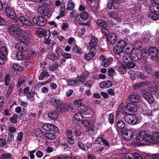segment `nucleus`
Returning <instances> with one entry per match:
<instances>
[{
  "label": "nucleus",
  "instance_id": "17",
  "mask_svg": "<svg viewBox=\"0 0 159 159\" xmlns=\"http://www.w3.org/2000/svg\"><path fill=\"white\" fill-rule=\"evenodd\" d=\"M128 98L129 101L133 102L138 103L141 100L139 95L137 94H132L129 95Z\"/></svg>",
  "mask_w": 159,
  "mask_h": 159
},
{
  "label": "nucleus",
  "instance_id": "3",
  "mask_svg": "<svg viewBox=\"0 0 159 159\" xmlns=\"http://www.w3.org/2000/svg\"><path fill=\"white\" fill-rule=\"evenodd\" d=\"M36 33L37 36L41 38L44 37L45 39H46L47 37L49 38L51 36V33L49 30L40 29L36 30Z\"/></svg>",
  "mask_w": 159,
  "mask_h": 159
},
{
  "label": "nucleus",
  "instance_id": "47",
  "mask_svg": "<svg viewBox=\"0 0 159 159\" xmlns=\"http://www.w3.org/2000/svg\"><path fill=\"white\" fill-rule=\"evenodd\" d=\"M80 18L83 20H86L89 17V16L86 12H83L80 15Z\"/></svg>",
  "mask_w": 159,
  "mask_h": 159
},
{
  "label": "nucleus",
  "instance_id": "52",
  "mask_svg": "<svg viewBox=\"0 0 159 159\" xmlns=\"http://www.w3.org/2000/svg\"><path fill=\"white\" fill-rule=\"evenodd\" d=\"M67 139L68 143L72 145L74 143L73 137L72 135H68Z\"/></svg>",
  "mask_w": 159,
  "mask_h": 159
},
{
  "label": "nucleus",
  "instance_id": "38",
  "mask_svg": "<svg viewBox=\"0 0 159 159\" xmlns=\"http://www.w3.org/2000/svg\"><path fill=\"white\" fill-rule=\"evenodd\" d=\"M62 54V50L61 49L58 47H57L55 49V55L58 59Z\"/></svg>",
  "mask_w": 159,
  "mask_h": 159
},
{
  "label": "nucleus",
  "instance_id": "41",
  "mask_svg": "<svg viewBox=\"0 0 159 159\" xmlns=\"http://www.w3.org/2000/svg\"><path fill=\"white\" fill-rule=\"evenodd\" d=\"M16 57L18 60H22L25 58L24 54L21 51L16 53Z\"/></svg>",
  "mask_w": 159,
  "mask_h": 159
},
{
  "label": "nucleus",
  "instance_id": "44",
  "mask_svg": "<svg viewBox=\"0 0 159 159\" xmlns=\"http://www.w3.org/2000/svg\"><path fill=\"white\" fill-rule=\"evenodd\" d=\"M135 75L138 78L141 79L142 80L146 79L148 78V77L147 75H144L142 73L139 72H136V73L135 74Z\"/></svg>",
  "mask_w": 159,
  "mask_h": 159
},
{
  "label": "nucleus",
  "instance_id": "50",
  "mask_svg": "<svg viewBox=\"0 0 159 159\" xmlns=\"http://www.w3.org/2000/svg\"><path fill=\"white\" fill-rule=\"evenodd\" d=\"M10 82V75L9 74H7L5 78V84L7 86H9Z\"/></svg>",
  "mask_w": 159,
  "mask_h": 159
},
{
  "label": "nucleus",
  "instance_id": "25",
  "mask_svg": "<svg viewBox=\"0 0 159 159\" xmlns=\"http://www.w3.org/2000/svg\"><path fill=\"white\" fill-rule=\"evenodd\" d=\"M20 38V40H21L22 41H23L27 45L30 43L32 39V37L31 36L29 37L21 36Z\"/></svg>",
  "mask_w": 159,
  "mask_h": 159
},
{
  "label": "nucleus",
  "instance_id": "28",
  "mask_svg": "<svg viewBox=\"0 0 159 159\" xmlns=\"http://www.w3.org/2000/svg\"><path fill=\"white\" fill-rule=\"evenodd\" d=\"M151 10L152 14L159 15V4L157 3L155 4Z\"/></svg>",
  "mask_w": 159,
  "mask_h": 159
},
{
  "label": "nucleus",
  "instance_id": "27",
  "mask_svg": "<svg viewBox=\"0 0 159 159\" xmlns=\"http://www.w3.org/2000/svg\"><path fill=\"white\" fill-rule=\"evenodd\" d=\"M96 24L98 26L106 27L107 24V22L102 19H98L96 21Z\"/></svg>",
  "mask_w": 159,
  "mask_h": 159
},
{
  "label": "nucleus",
  "instance_id": "35",
  "mask_svg": "<svg viewBox=\"0 0 159 159\" xmlns=\"http://www.w3.org/2000/svg\"><path fill=\"white\" fill-rule=\"evenodd\" d=\"M95 55L94 52H90L88 54H85L84 56V59L87 61H89L92 59Z\"/></svg>",
  "mask_w": 159,
  "mask_h": 159
},
{
  "label": "nucleus",
  "instance_id": "46",
  "mask_svg": "<svg viewBox=\"0 0 159 159\" xmlns=\"http://www.w3.org/2000/svg\"><path fill=\"white\" fill-rule=\"evenodd\" d=\"M117 44L123 49H124V48L127 45V43L125 41L122 40L118 41Z\"/></svg>",
  "mask_w": 159,
  "mask_h": 159
},
{
  "label": "nucleus",
  "instance_id": "21",
  "mask_svg": "<svg viewBox=\"0 0 159 159\" xmlns=\"http://www.w3.org/2000/svg\"><path fill=\"white\" fill-rule=\"evenodd\" d=\"M126 108L129 111L132 112H136L138 109V107L135 104L132 103H129L128 104Z\"/></svg>",
  "mask_w": 159,
  "mask_h": 159
},
{
  "label": "nucleus",
  "instance_id": "16",
  "mask_svg": "<svg viewBox=\"0 0 159 159\" xmlns=\"http://www.w3.org/2000/svg\"><path fill=\"white\" fill-rule=\"evenodd\" d=\"M38 12L41 15L47 16L49 14L50 11L48 7L43 6L38 7Z\"/></svg>",
  "mask_w": 159,
  "mask_h": 159
},
{
  "label": "nucleus",
  "instance_id": "19",
  "mask_svg": "<svg viewBox=\"0 0 159 159\" xmlns=\"http://www.w3.org/2000/svg\"><path fill=\"white\" fill-rule=\"evenodd\" d=\"M107 41L110 44H114L116 41V35L113 33H111L107 36Z\"/></svg>",
  "mask_w": 159,
  "mask_h": 159
},
{
  "label": "nucleus",
  "instance_id": "9",
  "mask_svg": "<svg viewBox=\"0 0 159 159\" xmlns=\"http://www.w3.org/2000/svg\"><path fill=\"white\" fill-rule=\"evenodd\" d=\"M100 59L102 61V64L103 66L105 67L109 66L113 61V59L112 57L106 59L104 56L102 55L100 57Z\"/></svg>",
  "mask_w": 159,
  "mask_h": 159
},
{
  "label": "nucleus",
  "instance_id": "42",
  "mask_svg": "<svg viewBox=\"0 0 159 159\" xmlns=\"http://www.w3.org/2000/svg\"><path fill=\"white\" fill-rule=\"evenodd\" d=\"M108 75L111 77H113L116 73L114 69L112 68L109 67L107 71Z\"/></svg>",
  "mask_w": 159,
  "mask_h": 159
},
{
  "label": "nucleus",
  "instance_id": "13",
  "mask_svg": "<svg viewBox=\"0 0 159 159\" xmlns=\"http://www.w3.org/2000/svg\"><path fill=\"white\" fill-rule=\"evenodd\" d=\"M149 54L151 57V59L152 60L156 59L158 51L157 48L153 47L149 48L148 51Z\"/></svg>",
  "mask_w": 159,
  "mask_h": 159
},
{
  "label": "nucleus",
  "instance_id": "57",
  "mask_svg": "<svg viewBox=\"0 0 159 159\" xmlns=\"http://www.w3.org/2000/svg\"><path fill=\"white\" fill-rule=\"evenodd\" d=\"M82 100V99H80L74 100L73 102V104L75 105H79L81 106L82 104V102H81Z\"/></svg>",
  "mask_w": 159,
  "mask_h": 159
},
{
  "label": "nucleus",
  "instance_id": "18",
  "mask_svg": "<svg viewBox=\"0 0 159 159\" xmlns=\"http://www.w3.org/2000/svg\"><path fill=\"white\" fill-rule=\"evenodd\" d=\"M112 82L110 81H105L101 82L99 84V86L102 89H107L112 85Z\"/></svg>",
  "mask_w": 159,
  "mask_h": 159
},
{
  "label": "nucleus",
  "instance_id": "4",
  "mask_svg": "<svg viewBox=\"0 0 159 159\" xmlns=\"http://www.w3.org/2000/svg\"><path fill=\"white\" fill-rule=\"evenodd\" d=\"M33 22L35 24L39 26H43L46 23L47 20L45 17L40 16L33 19Z\"/></svg>",
  "mask_w": 159,
  "mask_h": 159
},
{
  "label": "nucleus",
  "instance_id": "40",
  "mask_svg": "<svg viewBox=\"0 0 159 159\" xmlns=\"http://www.w3.org/2000/svg\"><path fill=\"white\" fill-rule=\"evenodd\" d=\"M7 54V51L6 47H2L0 49V55L6 57Z\"/></svg>",
  "mask_w": 159,
  "mask_h": 159
},
{
  "label": "nucleus",
  "instance_id": "31",
  "mask_svg": "<svg viewBox=\"0 0 159 159\" xmlns=\"http://www.w3.org/2000/svg\"><path fill=\"white\" fill-rule=\"evenodd\" d=\"M123 50L124 49H123L117 44V45L114 47L113 51L115 54H119L123 51Z\"/></svg>",
  "mask_w": 159,
  "mask_h": 159
},
{
  "label": "nucleus",
  "instance_id": "55",
  "mask_svg": "<svg viewBox=\"0 0 159 159\" xmlns=\"http://www.w3.org/2000/svg\"><path fill=\"white\" fill-rule=\"evenodd\" d=\"M18 115L16 114H14L12 116L11 118V122L16 123L17 122Z\"/></svg>",
  "mask_w": 159,
  "mask_h": 159
},
{
  "label": "nucleus",
  "instance_id": "58",
  "mask_svg": "<svg viewBox=\"0 0 159 159\" xmlns=\"http://www.w3.org/2000/svg\"><path fill=\"white\" fill-rule=\"evenodd\" d=\"M105 27L102 28L101 29V31L102 33L106 36H107L108 34L109 35V32L108 30L106 29Z\"/></svg>",
  "mask_w": 159,
  "mask_h": 159
},
{
  "label": "nucleus",
  "instance_id": "8",
  "mask_svg": "<svg viewBox=\"0 0 159 159\" xmlns=\"http://www.w3.org/2000/svg\"><path fill=\"white\" fill-rule=\"evenodd\" d=\"M15 47L21 52L26 51L28 48V45L22 41L16 43L15 45Z\"/></svg>",
  "mask_w": 159,
  "mask_h": 159
},
{
  "label": "nucleus",
  "instance_id": "48",
  "mask_svg": "<svg viewBox=\"0 0 159 159\" xmlns=\"http://www.w3.org/2000/svg\"><path fill=\"white\" fill-rule=\"evenodd\" d=\"M74 117L75 119L78 121L81 120L83 118V117L82 114L80 113H78L76 114L74 116Z\"/></svg>",
  "mask_w": 159,
  "mask_h": 159
},
{
  "label": "nucleus",
  "instance_id": "1",
  "mask_svg": "<svg viewBox=\"0 0 159 159\" xmlns=\"http://www.w3.org/2000/svg\"><path fill=\"white\" fill-rule=\"evenodd\" d=\"M136 140L138 142L144 141L154 144L156 143H159V134L153 133L152 135L147 133L145 130L140 131L137 136Z\"/></svg>",
  "mask_w": 159,
  "mask_h": 159
},
{
  "label": "nucleus",
  "instance_id": "20",
  "mask_svg": "<svg viewBox=\"0 0 159 159\" xmlns=\"http://www.w3.org/2000/svg\"><path fill=\"white\" fill-rule=\"evenodd\" d=\"M108 16L109 17L115 19L118 22H120L121 18L118 13L115 12H110L108 13Z\"/></svg>",
  "mask_w": 159,
  "mask_h": 159
},
{
  "label": "nucleus",
  "instance_id": "22",
  "mask_svg": "<svg viewBox=\"0 0 159 159\" xmlns=\"http://www.w3.org/2000/svg\"><path fill=\"white\" fill-rule=\"evenodd\" d=\"M11 19L13 20V21H11V24L14 23L15 24L18 25L19 23L18 20L16 19V16L15 11L11 9Z\"/></svg>",
  "mask_w": 159,
  "mask_h": 159
},
{
  "label": "nucleus",
  "instance_id": "34",
  "mask_svg": "<svg viewBox=\"0 0 159 159\" xmlns=\"http://www.w3.org/2000/svg\"><path fill=\"white\" fill-rule=\"evenodd\" d=\"M45 137L48 139L52 140L56 138L55 134L51 132H48L45 133L44 134Z\"/></svg>",
  "mask_w": 159,
  "mask_h": 159
},
{
  "label": "nucleus",
  "instance_id": "56",
  "mask_svg": "<svg viewBox=\"0 0 159 159\" xmlns=\"http://www.w3.org/2000/svg\"><path fill=\"white\" fill-rule=\"evenodd\" d=\"M57 65L56 64H53L51 66H49L48 69L51 71H54L57 68Z\"/></svg>",
  "mask_w": 159,
  "mask_h": 159
},
{
  "label": "nucleus",
  "instance_id": "51",
  "mask_svg": "<svg viewBox=\"0 0 159 159\" xmlns=\"http://www.w3.org/2000/svg\"><path fill=\"white\" fill-rule=\"evenodd\" d=\"M48 59L53 61L58 59L55 55V54H53L52 53H49L48 54Z\"/></svg>",
  "mask_w": 159,
  "mask_h": 159
},
{
  "label": "nucleus",
  "instance_id": "5",
  "mask_svg": "<svg viewBox=\"0 0 159 159\" xmlns=\"http://www.w3.org/2000/svg\"><path fill=\"white\" fill-rule=\"evenodd\" d=\"M11 34L15 36H17L21 31V29L17 25H14V24L11 23Z\"/></svg>",
  "mask_w": 159,
  "mask_h": 159
},
{
  "label": "nucleus",
  "instance_id": "29",
  "mask_svg": "<svg viewBox=\"0 0 159 159\" xmlns=\"http://www.w3.org/2000/svg\"><path fill=\"white\" fill-rule=\"evenodd\" d=\"M67 7L66 8V10L72 11L74 8L75 4L72 0H69L67 3Z\"/></svg>",
  "mask_w": 159,
  "mask_h": 159
},
{
  "label": "nucleus",
  "instance_id": "6",
  "mask_svg": "<svg viewBox=\"0 0 159 159\" xmlns=\"http://www.w3.org/2000/svg\"><path fill=\"white\" fill-rule=\"evenodd\" d=\"M125 120L129 124H135L137 121L136 116L132 114H127L125 116Z\"/></svg>",
  "mask_w": 159,
  "mask_h": 159
},
{
  "label": "nucleus",
  "instance_id": "23",
  "mask_svg": "<svg viewBox=\"0 0 159 159\" xmlns=\"http://www.w3.org/2000/svg\"><path fill=\"white\" fill-rule=\"evenodd\" d=\"M90 7L94 11H96L99 7V0L93 1V2L90 5Z\"/></svg>",
  "mask_w": 159,
  "mask_h": 159
},
{
  "label": "nucleus",
  "instance_id": "60",
  "mask_svg": "<svg viewBox=\"0 0 159 159\" xmlns=\"http://www.w3.org/2000/svg\"><path fill=\"white\" fill-rule=\"evenodd\" d=\"M35 92L33 90H30V92L27 96L28 98H32L34 95Z\"/></svg>",
  "mask_w": 159,
  "mask_h": 159
},
{
  "label": "nucleus",
  "instance_id": "54",
  "mask_svg": "<svg viewBox=\"0 0 159 159\" xmlns=\"http://www.w3.org/2000/svg\"><path fill=\"white\" fill-rule=\"evenodd\" d=\"M74 51L76 53L79 54L82 53V51L81 49L77 46L75 45L73 47Z\"/></svg>",
  "mask_w": 159,
  "mask_h": 159
},
{
  "label": "nucleus",
  "instance_id": "33",
  "mask_svg": "<svg viewBox=\"0 0 159 159\" xmlns=\"http://www.w3.org/2000/svg\"><path fill=\"white\" fill-rule=\"evenodd\" d=\"M140 52L142 57V59H146L149 55L148 51L147 49H142L140 51Z\"/></svg>",
  "mask_w": 159,
  "mask_h": 159
},
{
  "label": "nucleus",
  "instance_id": "39",
  "mask_svg": "<svg viewBox=\"0 0 159 159\" xmlns=\"http://www.w3.org/2000/svg\"><path fill=\"white\" fill-rule=\"evenodd\" d=\"M150 91L153 94L156 93L158 90V88L157 85L153 83L152 84H151L150 86Z\"/></svg>",
  "mask_w": 159,
  "mask_h": 159
},
{
  "label": "nucleus",
  "instance_id": "12",
  "mask_svg": "<svg viewBox=\"0 0 159 159\" xmlns=\"http://www.w3.org/2000/svg\"><path fill=\"white\" fill-rule=\"evenodd\" d=\"M42 128L46 131H57L58 128L55 125L51 124H46L43 125Z\"/></svg>",
  "mask_w": 159,
  "mask_h": 159
},
{
  "label": "nucleus",
  "instance_id": "53",
  "mask_svg": "<svg viewBox=\"0 0 159 159\" xmlns=\"http://www.w3.org/2000/svg\"><path fill=\"white\" fill-rule=\"evenodd\" d=\"M149 36L147 34H143L142 36V39L143 42L145 43H147L148 41Z\"/></svg>",
  "mask_w": 159,
  "mask_h": 159
},
{
  "label": "nucleus",
  "instance_id": "30",
  "mask_svg": "<svg viewBox=\"0 0 159 159\" xmlns=\"http://www.w3.org/2000/svg\"><path fill=\"white\" fill-rule=\"evenodd\" d=\"M48 117L51 119L55 120L58 117V115L56 111H51L48 113Z\"/></svg>",
  "mask_w": 159,
  "mask_h": 159
},
{
  "label": "nucleus",
  "instance_id": "36",
  "mask_svg": "<svg viewBox=\"0 0 159 159\" xmlns=\"http://www.w3.org/2000/svg\"><path fill=\"white\" fill-rule=\"evenodd\" d=\"M12 69L14 70L22 71L23 70L22 66L17 63H14L12 65Z\"/></svg>",
  "mask_w": 159,
  "mask_h": 159
},
{
  "label": "nucleus",
  "instance_id": "61",
  "mask_svg": "<svg viewBox=\"0 0 159 159\" xmlns=\"http://www.w3.org/2000/svg\"><path fill=\"white\" fill-rule=\"evenodd\" d=\"M1 56L0 55V64L4 65L6 61V58L5 57H1Z\"/></svg>",
  "mask_w": 159,
  "mask_h": 159
},
{
  "label": "nucleus",
  "instance_id": "26",
  "mask_svg": "<svg viewBox=\"0 0 159 159\" xmlns=\"http://www.w3.org/2000/svg\"><path fill=\"white\" fill-rule=\"evenodd\" d=\"M148 82L146 81H144L138 83L134 84L133 85V87L134 89H137L139 88H140L144 86L145 84H147Z\"/></svg>",
  "mask_w": 159,
  "mask_h": 159
},
{
  "label": "nucleus",
  "instance_id": "43",
  "mask_svg": "<svg viewBox=\"0 0 159 159\" xmlns=\"http://www.w3.org/2000/svg\"><path fill=\"white\" fill-rule=\"evenodd\" d=\"M125 126V123L122 120H119L117 122L116 126L118 128L120 129H123Z\"/></svg>",
  "mask_w": 159,
  "mask_h": 159
},
{
  "label": "nucleus",
  "instance_id": "63",
  "mask_svg": "<svg viewBox=\"0 0 159 159\" xmlns=\"http://www.w3.org/2000/svg\"><path fill=\"white\" fill-rule=\"evenodd\" d=\"M95 127L93 125H91V126H89L88 128H87L86 130L88 132H89V133H92V132L94 130V128Z\"/></svg>",
  "mask_w": 159,
  "mask_h": 159
},
{
  "label": "nucleus",
  "instance_id": "2",
  "mask_svg": "<svg viewBox=\"0 0 159 159\" xmlns=\"http://www.w3.org/2000/svg\"><path fill=\"white\" fill-rule=\"evenodd\" d=\"M50 102L51 104L56 108L57 111L62 112L66 109V105L63 104L62 102L58 99L52 98Z\"/></svg>",
  "mask_w": 159,
  "mask_h": 159
},
{
  "label": "nucleus",
  "instance_id": "64",
  "mask_svg": "<svg viewBox=\"0 0 159 159\" xmlns=\"http://www.w3.org/2000/svg\"><path fill=\"white\" fill-rule=\"evenodd\" d=\"M1 157L2 159H9L10 155L9 153L4 154L2 155Z\"/></svg>",
  "mask_w": 159,
  "mask_h": 159
},
{
  "label": "nucleus",
  "instance_id": "59",
  "mask_svg": "<svg viewBox=\"0 0 159 159\" xmlns=\"http://www.w3.org/2000/svg\"><path fill=\"white\" fill-rule=\"evenodd\" d=\"M126 67L129 68H132L134 67L135 66V64L134 63L132 62H128L126 63Z\"/></svg>",
  "mask_w": 159,
  "mask_h": 159
},
{
  "label": "nucleus",
  "instance_id": "14",
  "mask_svg": "<svg viewBox=\"0 0 159 159\" xmlns=\"http://www.w3.org/2000/svg\"><path fill=\"white\" fill-rule=\"evenodd\" d=\"M98 42V40L97 38L93 36H91L89 45L88 47L90 50H94L95 47L97 45Z\"/></svg>",
  "mask_w": 159,
  "mask_h": 159
},
{
  "label": "nucleus",
  "instance_id": "32",
  "mask_svg": "<svg viewBox=\"0 0 159 159\" xmlns=\"http://www.w3.org/2000/svg\"><path fill=\"white\" fill-rule=\"evenodd\" d=\"M142 69L148 74H150L152 70V67L149 64L144 65L143 66Z\"/></svg>",
  "mask_w": 159,
  "mask_h": 159
},
{
  "label": "nucleus",
  "instance_id": "10",
  "mask_svg": "<svg viewBox=\"0 0 159 159\" xmlns=\"http://www.w3.org/2000/svg\"><path fill=\"white\" fill-rule=\"evenodd\" d=\"M107 6L109 9H111L113 7L115 9H117L120 5L117 0H107Z\"/></svg>",
  "mask_w": 159,
  "mask_h": 159
},
{
  "label": "nucleus",
  "instance_id": "15",
  "mask_svg": "<svg viewBox=\"0 0 159 159\" xmlns=\"http://www.w3.org/2000/svg\"><path fill=\"white\" fill-rule=\"evenodd\" d=\"M143 97L149 104H152L154 102V99L152 96L149 92H144L143 93Z\"/></svg>",
  "mask_w": 159,
  "mask_h": 159
},
{
  "label": "nucleus",
  "instance_id": "62",
  "mask_svg": "<svg viewBox=\"0 0 159 159\" xmlns=\"http://www.w3.org/2000/svg\"><path fill=\"white\" fill-rule=\"evenodd\" d=\"M77 14L78 13L77 11L75 10H73L70 12V16L71 18H73L76 16H78L77 15Z\"/></svg>",
  "mask_w": 159,
  "mask_h": 159
},
{
  "label": "nucleus",
  "instance_id": "49",
  "mask_svg": "<svg viewBox=\"0 0 159 159\" xmlns=\"http://www.w3.org/2000/svg\"><path fill=\"white\" fill-rule=\"evenodd\" d=\"M126 68L127 67L126 66L122 64L121 65V67L119 68V70L122 74H125L126 72Z\"/></svg>",
  "mask_w": 159,
  "mask_h": 159
},
{
  "label": "nucleus",
  "instance_id": "45",
  "mask_svg": "<svg viewBox=\"0 0 159 159\" xmlns=\"http://www.w3.org/2000/svg\"><path fill=\"white\" fill-rule=\"evenodd\" d=\"M49 75V74L48 72L45 71H43L40 74V75L39 77V80H42L45 77H48Z\"/></svg>",
  "mask_w": 159,
  "mask_h": 159
},
{
  "label": "nucleus",
  "instance_id": "7",
  "mask_svg": "<svg viewBox=\"0 0 159 159\" xmlns=\"http://www.w3.org/2000/svg\"><path fill=\"white\" fill-rule=\"evenodd\" d=\"M122 138L125 140H129L133 136V133L130 130L126 129L121 134Z\"/></svg>",
  "mask_w": 159,
  "mask_h": 159
},
{
  "label": "nucleus",
  "instance_id": "11",
  "mask_svg": "<svg viewBox=\"0 0 159 159\" xmlns=\"http://www.w3.org/2000/svg\"><path fill=\"white\" fill-rule=\"evenodd\" d=\"M18 20L22 24L28 26H32L33 25V23L30 20L27 19L24 16H20L18 19Z\"/></svg>",
  "mask_w": 159,
  "mask_h": 159
},
{
  "label": "nucleus",
  "instance_id": "24",
  "mask_svg": "<svg viewBox=\"0 0 159 159\" xmlns=\"http://www.w3.org/2000/svg\"><path fill=\"white\" fill-rule=\"evenodd\" d=\"M123 52L126 55L130 54L131 56L136 52L135 50L131 47H128L124 49Z\"/></svg>",
  "mask_w": 159,
  "mask_h": 159
},
{
  "label": "nucleus",
  "instance_id": "37",
  "mask_svg": "<svg viewBox=\"0 0 159 159\" xmlns=\"http://www.w3.org/2000/svg\"><path fill=\"white\" fill-rule=\"evenodd\" d=\"M27 78L25 76L21 77L19 79L18 83L17 84V87H20L21 85L24 84L25 82L27 80Z\"/></svg>",
  "mask_w": 159,
  "mask_h": 159
}]
</instances>
